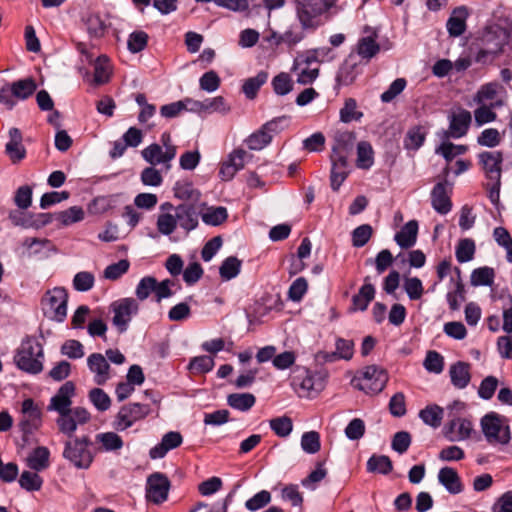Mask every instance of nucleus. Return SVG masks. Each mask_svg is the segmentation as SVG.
<instances>
[{
  "instance_id": "obj_1",
  "label": "nucleus",
  "mask_w": 512,
  "mask_h": 512,
  "mask_svg": "<svg viewBox=\"0 0 512 512\" xmlns=\"http://www.w3.org/2000/svg\"><path fill=\"white\" fill-rule=\"evenodd\" d=\"M43 347L34 336H26L14 356L15 365L29 374H38L43 370Z\"/></svg>"
},
{
  "instance_id": "obj_2",
  "label": "nucleus",
  "mask_w": 512,
  "mask_h": 512,
  "mask_svg": "<svg viewBox=\"0 0 512 512\" xmlns=\"http://www.w3.org/2000/svg\"><path fill=\"white\" fill-rule=\"evenodd\" d=\"M510 38V30L500 26H492L488 28L482 37V47L475 56V61L480 64L491 63L508 44Z\"/></svg>"
},
{
  "instance_id": "obj_3",
  "label": "nucleus",
  "mask_w": 512,
  "mask_h": 512,
  "mask_svg": "<svg viewBox=\"0 0 512 512\" xmlns=\"http://www.w3.org/2000/svg\"><path fill=\"white\" fill-rule=\"evenodd\" d=\"M91 445V439L87 435L72 437L64 444L63 457L76 468L86 470L94 461Z\"/></svg>"
},
{
  "instance_id": "obj_4",
  "label": "nucleus",
  "mask_w": 512,
  "mask_h": 512,
  "mask_svg": "<svg viewBox=\"0 0 512 512\" xmlns=\"http://www.w3.org/2000/svg\"><path fill=\"white\" fill-rule=\"evenodd\" d=\"M482 432L490 444H508L511 439L508 421L504 416L490 412L481 419Z\"/></svg>"
},
{
  "instance_id": "obj_5",
  "label": "nucleus",
  "mask_w": 512,
  "mask_h": 512,
  "mask_svg": "<svg viewBox=\"0 0 512 512\" xmlns=\"http://www.w3.org/2000/svg\"><path fill=\"white\" fill-rule=\"evenodd\" d=\"M335 0H296L297 17L303 29H315L317 17L326 12Z\"/></svg>"
},
{
  "instance_id": "obj_6",
  "label": "nucleus",
  "mask_w": 512,
  "mask_h": 512,
  "mask_svg": "<svg viewBox=\"0 0 512 512\" xmlns=\"http://www.w3.org/2000/svg\"><path fill=\"white\" fill-rule=\"evenodd\" d=\"M68 294L62 287L48 290L41 299V307L45 316L62 322L67 315Z\"/></svg>"
},
{
  "instance_id": "obj_7",
  "label": "nucleus",
  "mask_w": 512,
  "mask_h": 512,
  "mask_svg": "<svg viewBox=\"0 0 512 512\" xmlns=\"http://www.w3.org/2000/svg\"><path fill=\"white\" fill-rule=\"evenodd\" d=\"M387 381L388 374L383 368L370 365L365 367L359 376L354 377L352 383L367 394H377L384 389Z\"/></svg>"
},
{
  "instance_id": "obj_8",
  "label": "nucleus",
  "mask_w": 512,
  "mask_h": 512,
  "mask_svg": "<svg viewBox=\"0 0 512 512\" xmlns=\"http://www.w3.org/2000/svg\"><path fill=\"white\" fill-rule=\"evenodd\" d=\"M110 312L112 316V324L117 332L125 333L134 316L139 312V303L137 299L127 297L116 300L110 304Z\"/></svg>"
},
{
  "instance_id": "obj_9",
  "label": "nucleus",
  "mask_w": 512,
  "mask_h": 512,
  "mask_svg": "<svg viewBox=\"0 0 512 512\" xmlns=\"http://www.w3.org/2000/svg\"><path fill=\"white\" fill-rule=\"evenodd\" d=\"M151 411L150 405L141 403H129L120 408L116 414L113 427L116 431H125L137 421L144 419Z\"/></svg>"
},
{
  "instance_id": "obj_10",
  "label": "nucleus",
  "mask_w": 512,
  "mask_h": 512,
  "mask_svg": "<svg viewBox=\"0 0 512 512\" xmlns=\"http://www.w3.org/2000/svg\"><path fill=\"white\" fill-rule=\"evenodd\" d=\"M90 419L91 415L88 410L78 406L59 415L56 419V424L61 433L72 438L78 425H84L88 423Z\"/></svg>"
},
{
  "instance_id": "obj_11",
  "label": "nucleus",
  "mask_w": 512,
  "mask_h": 512,
  "mask_svg": "<svg viewBox=\"0 0 512 512\" xmlns=\"http://www.w3.org/2000/svg\"><path fill=\"white\" fill-rule=\"evenodd\" d=\"M170 481L160 472H155L147 478L146 499L154 504H161L168 498Z\"/></svg>"
},
{
  "instance_id": "obj_12",
  "label": "nucleus",
  "mask_w": 512,
  "mask_h": 512,
  "mask_svg": "<svg viewBox=\"0 0 512 512\" xmlns=\"http://www.w3.org/2000/svg\"><path fill=\"white\" fill-rule=\"evenodd\" d=\"M75 384L72 381L65 382L50 399L47 407L49 411H55L58 416L71 410L72 398L75 395Z\"/></svg>"
},
{
  "instance_id": "obj_13",
  "label": "nucleus",
  "mask_w": 512,
  "mask_h": 512,
  "mask_svg": "<svg viewBox=\"0 0 512 512\" xmlns=\"http://www.w3.org/2000/svg\"><path fill=\"white\" fill-rule=\"evenodd\" d=\"M23 418L19 422L21 431L24 434H31L41 425V411L34 404L33 399L28 398L22 402Z\"/></svg>"
},
{
  "instance_id": "obj_14",
  "label": "nucleus",
  "mask_w": 512,
  "mask_h": 512,
  "mask_svg": "<svg viewBox=\"0 0 512 512\" xmlns=\"http://www.w3.org/2000/svg\"><path fill=\"white\" fill-rule=\"evenodd\" d=\"M186 102L188 103V111L195 113H228L230 111V106L227 104L226 100L222 96H216L214 98H208L204 101L193 100L191 98H186Z\"/></svg>"
},
{
  "instance_id": "obj_15",
  "label": "nucleus",
  "mask_w": 512,
  "mask_h": 512,
  "mask_svg": "<svg viewBox=\"0 0 512 512\" xmlns=\"http://www.w3.org/2000/svg\"><path fill=\"white\" fill-rule=\"evenodd\" d=\"M451 191V185L447 180L438 182L431 191V205L435 211L442 215H445L451 211Z\"/></svg>"
},
{
  "instance_id": "obj_16",
  "label": "nucleus",
  "mask_w": 512,
  "mask_h": 512,
  "mask_svg": "<svg viewBox=\"0 0 512 512\" xmlns=\"http://www.w3.org/2000/svg\"><path fill=\"white\" fill-rule=\"evenodd\" d=\"M478 158L486 176L492 181L499 182L502 171L501 165L503 162L502 152L484 151L478 155Z\"/></svg>"
},
{
  "instance_id": "obj_17",
  "label": "nucleus",
  "mask_w": 512,
  "mask_h": 512,
  "mask_svg": "<svg viewBox=\"0 0 512 512\" xmlns=\"http://www.w3.org/2000/svg\"><path fill=\"white\" fill-rule=\"evenodd\" d=\"M247 152L244 149H235L229 155L226 161H224L219 169V176L223 181H229L233 179L235 174L244 168L245 158Z\"/></svg>"
},
{
  "instance_id": "obj_18",
  "label": "nucleus",
  "mask_w": 512,
  "mask_h": 512,
  "mask_svg": "<svg viewBox=\"0 0 512 512\" xmlns=\"http://www.w3.org/2000/svg\"><path fill=\"white\" fill-rule=\"evenodd\" d=\"M474 432L473 423L468 418L457 417L446 425V436L450 441H463Z\"/></svg>"
},
{
  "instance_id": "obj_19",
  "label": "nucleus",
  "mask_w": 512,
  "mask_h": 512,
  "mask_svg": "<svg viewBox=\"0 0 512 512\" xmlns=\"http://www.w3.org/2000/svg\"><path fill=\"white\" fill-rule=\"evenodd\" d=\"M177 153L176 148H168L163 151L159 144H151L142 150V157L151 165L169 163L175 158Z\"/></svg>"
},
{
  "instance_id": "obj_20",
  "label": "nucleus",
  "mask_w": 512,
  "mask_h": 512,
  "mask_svg": "<svg viewBox=\"0 0 512 512\" xmlns=\"http://www.w3.org/2000/svg\"><path fill=\"white\" fill-rule=\"evenodd\" d=\"M177 225L184 229L187 233L194 230L198 226V214L191 204H180L174 209Z\"/></svg>"
},
{
  "instance_id": "obj_21",
  "label": "nucleus",
  "mask_w": 512,
  "mask_h": 512,
  "mask_svg": "<svg viewBox=\"0 0 512 512\" xmlns=\"http://www.w3.org/2000/svg\"><path fill=\"white\" fill-rule=\"evenodd\" d=\"M87 365L94 373V382L97 385H104L110 377V366L105 357L100 353H93L87 358Z\"/></svg>"
},
{
  "instance_id": "obj_22",
  "label": "nucleus",
  "mask_w": 512,
  "mask_h": 512,
  "mask_svg": "<svg viewBox=\"0 0 512 512\" xmlns=\"http://www.w3.org/2000/svg\"><path fill=\"white\" fill-rule=\"evenodd\" d=\"M471 124V113L467 110H461L453 114L450 118L449 130L445 131L447 138H461L466 135Z\"/></svg>"
},
{
  "instance_id": "obj_23",
  "label": "nucleus",
  "mask_w": 512,
  "mask_h": 512,
  "mask_svg": "<svg viewBox=\"0 0 512 512\" xmlns=\"http://www.w3.org/2000/svg\"><path fill=\"white\" fill-rule=\"evenodd\" d=\"M359 73V63L355 56L349 55L337 72L336 82L339 86H349L354 83Z\"/></svg>"
},
{
  "instance_id": "obj_24",
  "label": "nucleus",
  "mask_w": 512,
  "mask_h": 512,
  "mask_svg": "<svg viewBox=\"0 0 512 512\" xmlns=\"http://www.w3.org/2000/svg\"><path fill=\"white\" fill-rule=\"evenodd\" d=\"M5 151L13 163L20 162L26 156V149L22 144V133L18 128L9 130V141Z\"/></svg>"
},
{
  "instance_id": "obj_25",
  "label": "nucleus",
  "mask_w": 512,
  "mask_h": 512,
  "mask_svg": "<svg viewBox=\"0 0 512 512\" xmlns=\"http://www.w3.org/2000/svg\"><path fill=\"white\" fill-rule=\"evenodd\" d=\"M348 158L341 157H330L331 160V188L333 191H338L342 183L348 177L350 173Z\"/></svg>"
},
{
  "instance_id": "obj_26",
  "label": "nucleus",
  "mask_w": 512,
  "mask_h": 512,
  "mask_svg": "<svg viewBox=\"0 0 512 512\" xmlns=\"http://www.w3.org/2000/svg\"><path fill=\"white\" fill-rule=\"evenodd\" d=\"M438 481L450 494L456 495L463 491L461 479L452 467L441 468L438 472Z\"/></svg>"
},
{
  "instance_id": "obj_27",
  "label": "nucleus",
  "mask_w": 512,
  "mask_h": 512,
  "mask_svg": "<svg viewBox=\"0 0 512 512\" xmlns=\"http://www.w3.org/2000/svg\"><path fill=\"white\" fill-rule=\"evenodd\" d=\"M452 385L457 389H464L471 381L470 364L458 361L449 368Z\"/></svg>"
},
{
  "instance_id": "obj_28",
  "label": "nucleus",
  "mask_w": 512,
  "mask_h": 512,
  "mask_svg": "<svg viewBox=\"0 0 512 512\" xmlns=\"http://www.w3.org/2000/svg\"><path fill=\"white\" fill-rule=\"evenodd\" d=\"M468 11L466 7L461 6L455 8L447 20L446 27L451 37H458L466 30V19Z\"/></svg>"
},
{
  "instance_id": "obj_29",
  "label": "nucleus",
  "mask_w": 512,
  "mask_h": 512,
  "mask_svg": "<svg viewBox=\"0 0 512 512\" xmlns=\"http://www.w3.org/2000/svg\"><path fill=\"white\" fill-rule=\"evenodd\" d=\"M418 222L416 220L408 221L399 232L394 236L395 242L402 248L408 249L415 245L418 235Z\"/></svg>"
},
{
  "instance_id": "obj_30",
  "label": "nucleus",
  "mask_w": 512,
  "mask_h": 512,
  "mask_svg": "<svg viewBox=\"0 0 512 512\" xmlns=\"http://www.w3.org/2000/svg\"><path fill=\"white\" fill-rule=\"evenodd\" d=\"M355 136L352 132L338 133L334 137V144L330 157L348 158L353 150Z\"/></svg>"
},
{
  "instance_id": "obj_31",
  "label": "nucleus",
  "mask_w": 512,
  "mask_h": 512,
  "mask_svg": "<svg viewBox=\"0 0 512 512\" xmlns=\"http://www.w3.org/2000/svg\"><path fill=\"white\" fill-rule=\"evenodd\" d=\"M503 92L504 87L500 83L489 82L479 88L474 99L478 104L489 105L495 101H502L498 96Z\"/></svg>"
},
{
  "instance_id": "obj_32",
  "label": "nucleus",
  "mask_w": 512,
  "mask_h": 512,
  "mask_svg": "<svg viewBox=\"0 0 512 512\" xmlns=\"http://www.w3.org/2000/svg\"><path fill=\"white\" fill-rule=\"evenodd\" d=\"M370 277H365V283L359 289V292L353 296V310H361L365 311L369 305V303L374 299L375 296V288L369 283Z\"/></svg>"
},
{
  "instance_id": "obj_33",
  "label": "nucleus",
  "mask_w": 512,
  "mask_h": 512,
  "mask_svg": "<svg viewBox=\"0 0 512 512\" xmlns=\"http://www.w3.org/2000/svg\"><path fill=\"white\" fill-rule=\"evenodd\" d=\"M444 416V410L442 407L433 404L428 405L424 409L420 410V419L428 426L432 428L440 427Z\"/></svg>"
},
{
  "instance_id": "obj_34",
  "label": "nucleus",
  "mask_w": 512,
  "mask_h": 512,
  "mask_svg": "<svg viewBox=\"0 0 512 512\" xmlns=\"http://www.w3.org/2000/svg\"><path fill=\"white\" fill-rule=\"evenodd\" d=\"M50 452L47 447H36L27 458L28 466L34 471H42L49 466Z\"/></svg>"
},
{
  "instance_id": "obj_35",
  "label": "nucleus",
  "mask_w": 512,
  "mask_h": 512,
  "mask_svg": "<svg viewBox=\"0 0 512 512\" xmlns=\"http://www.w3.org/2000/svg\"><path fill=\"white\" fill-rule=\"evenodd\" d=\"M374 164V150L367 141H360L357 144L356 165L360 169H370Z\"/></svg>"
},
{
  "instance_id": "obj_36",
  "label": "nucleus",
  "mask_w": 512,
  "mask_h": 512,
  "mask_svg": "<svg viewBox=\"0 0 512 512\" xmlns=\"http://www.w3.org/2000/svg\"><path fill=\"white\" fill-rule=\"evenodd\" d=\"M242 261L236 256H229L223 260L219 267V274L223 281L237 277L241 271Z\"/></svg>"
},
{
  "instance_id": "obj_37",
  "label": "nucleus",
  "mask_w": 512,
  "mask_h": 512,
  "mask_svg": "<svg viewBox=\"0 0 512 512\" xmlns=\"http://www.w3.org/2000/svg\"><path fill=\"white\" fill-rule=\"evenodd\" d=\"M255 402L256 398L251 393H233L227 397L228 405L242 412L250 410Z\"/></svg>"
},
{
  "instance_id": "obj_38",
  "label": "nucleus",
  "mask_w": 512,
  "mask_h": 512,
  "mask_svg": "<svg viewBox=\"0 0 512 512\" xmlns=\"http://www.w3.org/2000/svg\"><path fill=\"white\" fill-rule=\"evenodd\" d=\"M95 439L101 444V449L106 452L118 451L124 445L122 438L115 432L98 433Z\"/></svg>"
},
{
  "instance_id": "obj_39",
  "label": "nucleus",
  "mask_w": 512,
  "mask_h": 512,
  "mask_svg": "<svg viewBox=\"0 0 512 512\" xmlns=\"http://www.w3.org/2000/svg\"><path fill=\"white\" fill-rule=\"evenodd\" d=\"M84 210L79 206H72L64 211L54 213L55 220L63 226H69L84 219Z\"/></svg>"
},
{
  "instance_id": "obj_40",
  "label": "nucleus",
  "mask_w": 512,
  "mask_h": 512,
  "mask_svg": "<svg viewBox=\"0 0 512 512\" xmlns=\"http://www.w3.org/2000/svg\"><path fill=\"white\" fill-rule=\"evenodd\" d=\"M503 105V101H495L490 103L489 105L480 104L474 111V118L478 125H483L489 122H492L496 119L497 115L493 111L494 108L501 107Z\"/></svg>"
},
{
  "instance_id": "obj_41",
  "label": "nucleus",
  "mask_w": 512,
  "mask_h": 512,
  "mask_svg": "<svg viewBox=\"0 0 512 512\" xmlns=\"http://www.w3.org/2000/svg\"><path fill=\"white\" fill-rule=\"evenodd\" d=\"M16 99L25 100L30 97L36 90V82L32 78H25L13 82L10 85Z\"/></svg>"
},
{
  "instance_id": "obj_42",
  "label": "nucleus",
  "mask_w": 512,
  "mask_h": 512,
  "mask_svg": "<svg viewBox=\"0 0 512 512\" xmlns=\"http://www.w3.org/2000/svg\"><path fill=\"white\" fill-rule=\"evenodd\" d=\"M494 277V269L484 266L472 271L470 282L472 286H490L494 282Z\"/></svg>"
},
{
  "instance_id": "obj_43",
  "label": "nucleus",
  "mask_w": 512,
  "mask_h": 512,
  "mask_svg": "<svg viewBox=\"0 0 512 512\" xmlns=\"http://www.w3.org/2000/svg\"><path fill=\"white\" fill-rule=\"evenodd\" d=\"M202 221L211 226H218L224 223L228 218V212L225 207H210L202 213Z\"/></svg>"
},
{
  "instance_id": "obj_44",
  "label": "nucleus",
  "mask_w": 512,
  "mask_h": 512,
  "mask_svg": "<svg viewBox=\"0 0 512 512\" xmlns=\"http://www.w3.org/2000/svg\"><path fill=\"white\" fill-rule=\"evenodd\" d=\"M380 51V46L372 36L361 38L357 43V53L363 59L370 60Z\"/></svg>"
},
{
  "instance_id": "obj_45",
  "label": "nucleus",
  "mask_w": 512,
  "mask_h": 512,
  "mask_svg": "<svg viewBox=\"0 0 512 512\" xmlns=\"http://www.w3.org/2000/svg\"><path fill=\"white\" fill-rule=\"evenodd\" d=\"M268 74L266 72H259L255 77L247 79L242 87L243 93L248 99L256 97L261 86L267 81Z\"/></svg>"
},
{
  "instance_id": "obj_46",
  "label": "nucleus",
  "mask_w": 512,
  "mask_h": 512,
  "mask_svg": "<svg viewBox=\"0 0 512 512\" xmlns=\"http://www.w3.org/2000/svg\"><path fill=\"white\" fill-rule=\"evenodd\" d=\"M392 462L388 456L373 455L367 461L368 472H378L380 474H388L392 470Z\"/></svg>"
},
{
  "instance_id": "obj_47",
  "label": "nucleus",
  "mask_w": 512,
  "mask_h": 512,
  "mask_svg": "<svg viewBox=\"0 0 512 512\" xmlns=\"http://www.w3.org/2000/svg\"><path fill=\"white\" fill-rule=\"evenodd\" d=\"M475 242L470 238L461 239L456 247L455 255L459 263L471 261L475 254Z\"/></svg>"
},
{
  "instance_id": "obj_48",
  "label": "nucleus",
  "mask_w": 512,
  "mask_h": 512,
  "mask_svg": "<svg viewBox=\"0 0 512 512\" xmlns=\"http://www.w3.org/2000/svg\"><path fill=\"white\" fill-rule=\"evenodd\" d=\"M271 141L272 135L261 127L246 139V144L250 150H261L270 144Z\"/></svg>"
},
{
  "instance_id": "obj_49",
  "label": "nucleus",
  "mask_w": 512,
  "mask_h": 512,
  "mask_svg": "<svg viewBox=\"0 0 512 512\" xmlns=\"http://www.w3.org/2000/svg\"><path fill=\"white\" fill-rule=\"evenodd\" d=\"M363 117V113L357 110V102L353 98L345 100L344 106L340 110V120L344 123L358 121Z\"/></svg>"
},
{
  "instance_id": "obj_50",
  "label": "nucleus",
  "mask_w": 512,
  "mask_h": 512,
  "mask_svg": "<svg viewBox=\"0 0 512 512\" xmlns=\"http://www.w3.org/2000/svg\"><path fill=\"white\" fill-rule=\"evenodd\" d=\"M269 425L271 430L278 436V437H287L290 435L293 429V423L290 417L288 416H281L273 418L269 421Z\"/></svg>"
},
{
  "instance_id": "obj_51",
  "label": "nucleus",
  "mask_w": 512,
  "mask_h": 512,
  "mask_svg": "<svg viewBox=\"0 0 512 512\" xmlns=\"http://www.w3.org/2000/svg\"><path fill=\"white\" fill-rule=\"evenodd\" d=\"M301 448L307 454H315L321 448L320 434L317 431H308L301 437Z\"/></svg>"
},
{
  "instance_id": "obj_52",
  "label": "nucleus",
  "mask_w": 512,
  "mask_h": 512,
  "mask_svg": "<svg viewBox=\"0 0 512 512\" xmlns=\"http://www.w3.org/2000/svg\"><path fill=\"white\" fill-rule=\"evenodd\" d=\"M88 33L93 37H102L107 29V22L99 14H91L86 20Z\"/></svg>"
},
{
  "instance_id": "obj_53",
  "label": "nucleus",
  "mask_w": 512,
  "mask_h": 512,
  "mask_svg": "<svg viewBox=\"0 0 512 512\" xmlns=\"http://www.w3.org/2000/svg\"><path fill=\"white\" fill-rule=\"evenodd\" d=\"M494 240L503 247L507 253V261L512 262V237L504 227H496L493 231Z\"/></svg>"
},
{
  "instance_id": "obj_54",
  "label": "nucleus",
  "mask_w": 512,
  "mask_h": 512,
  "mask_svg": "<svg viewBox=\"0 0 512 512\" xmlns=\"http://www.w3.org/2000/svg\"><path fill=\"white\" fill-rule=\"evenodd\" d=\"M425 140V133L421 127H413L408 130L404 138V147L408 150L419 149Z\"/></svg>"
},
{
  "instance_id": "obj_55",
  "label": "nucleus",
  "mask_w": 512,
  "mask_h": 512,
  "mask_svg": "<svg viewBox=\"0 0 512 512\" xmlns=\"http://www.w3.org/2000/svg\"><path fill=\"white\" fill-rule=\"evenodd\" d=\"M43 484L42 478L31 471H23L19 478V485L27 491H38Z\"/></svg>"
},
{
  "instance_id": "obj_56",
  "label": "nucleus",
  "mask_w": 512,
  "mask_h": 512,
  "mask_svg": "<svg viewBox=\"0 0 512 512\" xmlns=\"http://www.w3.org/2000/svg\"><path fill=\"white\" fill-rule=\"evenodd\" d=\"M89 399L98 411H106L111 406L109 395L100 388H93L89 391Z\"/></svg>"
},
{
  "instance_id": "obj_57",
  "label": "nucleus",
  "mask_w": 512,
  "mask_h": 512,
  "mask_svg": "<svg viewBox=\"0 0 512 512\" xmlns=\"http://www.w3.org/2000/svg\"><path fill=\"white\" fill-rule=\"evenodd\" d=\"M468 150L465 145H455L451 142H443L438 148H436V153L442 155L447 162L452 161V159L457 155H462L466 153Z\"/></svg>"
},
{
  "instance_id": "obj_58",
  "label": "nucleus",
  "mask_w": 512,
  "mask_h": 512,
  "mask_svg": "<svg viewBox=\"0 0 512 512\" xmlns=\"http://www.w3.org/2000/svg\"><path fill=\"white\" fill-rule=\"evenodd\" d=\"M423 365L428 372L439 374L444 369V358L437 351H428Z\"/></svg>"
},
{
  "instance_id": "obj_59",
  "label": "nucleus",
  "mask_w": 512,
  "mask_h": 512,
  "mask_svg": "<svg viewBox=\"0 0 512 512\" xmlns=\"http://www.w3.org/2000/svg\"><path fill=\"white\" fill-rule=\"evenodd\" d=\"M214 359L208 355L197 356L191 359L189 369L194 373H207L213 369Z\"/></svg>"
},
{
  "instance_id": "obj_60",
  "label": "nucleus",
  "mask_w": 512,
  "mask_h": 512,
  "mask_svg": "<svg viewBox=\"0 0 512 512\" xmlns=\"http://www.w3.org/2000/svg\"><path fill=\"white\" fill-rule=\"evenodd\" d=\"M129 267L130 262L127 259L110 264L104 270V278L112 281L118 280L129 270Z\"/></svg>"
},
{
  "instance_id": "obj_61",
  "label": "nucleus",
  "mask_w": 512,
  "mask_h": 512,
  "mask_svg": "<svg viewBox=\"0 0 512 512\" xmlns=\"http://www.w3.org/2000/svg\"><path fill=\"white\" fill-rule=\"evenodd\" d=\"M157 280L155 277L152 276H146L143 277L135 290V295L138 300L143 301L147 299L151 293H154V290L156 288Z\"/></svg>"
},
{
  "instance_id": "obj_62",
  "label": "nucleus",
  "mask_w": 512,
  "mask_h": 512,
  "mask_svg": "<svg viewBox=\"0 0 512 512\" xmlns=\"http://www.w3.org/2000/svg\"><path fill=\"white\" fill-rule=\"evenodd\" d=\"M157 229L163 235H171L176 227L177 220L175 219L174 213H161L157 219Z\"/></svg>"
},
{
  "instance_id": "obj_63",
  "label": "nucleus",
  "mask_w": 512,
  "mask_h": 512,
  "mask_svg": "<svg viewBox=\"0 0 512 512\" xmlns=\"http://www.w3.org/2000/svg\"><path fill=\"white\" fill-rule=\"evenodd\" d=\"M95 283L94 275L91 272H78L73 279V287L80 292H86L93 288Z\"/></svg>"
},
{
  "instance_id": "obj_64",
  "label": "nucleus",
  "mask_w": 512,
  "mask_h": 512,
  "mask_svg": "<svg viewBox=\"0 0 512 512\" xmlns=\"http://www.w3.org/2000/svg\"><path fill=\"white\" fill-rule=\"evenodd\" d=\"M501 142V135L495 128H487L483 130L477 138V143L484 147L493 148Z\"/></svg>"
}]
</instances>
